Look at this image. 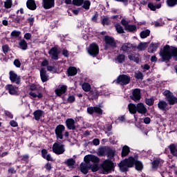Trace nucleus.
<instances>
[{"mask_svg":"<svg viewBox=\"0 0 177 177\" xmlns=\"http://www.w3.org/2000/svg\"><path fill=\"white\" fill-rule=\"evenodd\" d=\"M159 56L160 59H158L156 55H153L151 57V62L156 63H169L172 57H175V60L177 62V47L169 46L166 44L162 49L159 51Z\"/></svg>","mask_w":177,"mask_h":177,"instance_id":"1","label":"nucleus"},{"mask_svg":"<svg viewBox=\"0 0 177 177\" xmlns=\"http://www.w3.org/2000/svg\"><path fill=\"white\" fill-rule=\"evenodd\" d=\"M99 154L100 156H107L108 158H109V160H113V158H114V157H115V150L113 149L110 147H102L100 148L99 150Z\"/></svg>","mask_w":177,"mask_h":177,"instance_id":"2","label":"nucleus"},{"mask_svg":"<svg viewBox=\"0 0 177 177\" xmlns=\"http://www.w3.org/2000/svg\"><path fill=\"white\" fill-rule=\"evenodd\" d=\"M29 89L31 91L29 92V96H31L33 97V99H35V97H38V99H42V97H44V95L39 91L36 84H30Z\"/></svg>","mask_w":177,"mask_h":177,"instance_id":"3","label":"nucleus"},{"mask_svg":"<svg viewBox=\"0 0 177 177\" xmlns=\"http://www.w3.org/2000/svg\"><path fill=\"white\" fill-rule=\"evenodd\" d=\"M105 46L104 49L105 50H109V48H117V42H115V40H114V37H111V36L106 35L104 36Z\"/></svg>","mask_w":177,"mask_h":177,"instance_id":"4","label":"nucleus"},{"mask_svg":"<svg viewBox=\"0 0 177 177\" xmlns=\"http://www.w3.org/2000/svg\"><path fill=\"white\" fill-rule=\"evenodd\" d=\"M88 53L93 57H96L99 55V46L96 43H92L88 48Z\"/></svg>","mask_w":177,"mask_h":177,"instance_id":"5","label":"nucleus"},{"mask_svg":"<svg viewBox=\"0 0 177 177\" xmlns=\"http://www.w3.org/2000/svg\"><path fill=\"white\" fill-rule=\"evenodd\" d=\"M164 95L166 97L167 102H168L170 106H174V104H177V97L174 96V95L171 93L169 91H165L164 92Z\"/></svg>","mask_w":177,"mask_h":177,"instance_id":"6","label":"nucleus"},{"mask_svg":"<svg viewBox=\"0 0 177 177\" xmlns=\"http://www.w3.org/2000/svg\"><path fill=\"white\" fill-rule=\"evenodd\" d=\"M131 82V77L128 75H120L118 78L115 84H120V85H128Z\"/></svg>","mask_w":177,"mask_h":177,"instance_id":"7","label":"nucleus"},{"mask_svg":"<svg viewBox=\"0 0 177 177\" xmlns=\"http://www.w3.org/2000/svg\"><path fill=\"white\" fill-rule=\"evenodd\" d=\"M53 151L58 156L60 154H63V153L66 151V150L64 149V145H61L59 142H55L53 145Z\"/></svg>","mask_w":177,"mask_h":177,"instance_id":"8","label":"nucleus"},{"mask_svg":"<svg viewBox=\"0 0 177 177\" xmlns=\"http://www.w3.org/2000/svg\"><path fill=\"white\" fill-rule=\"evenodd\" d=\"M66 131V127L63 124H58L55 129V133L57 140H62L64 138L63 133Z\"/></svg>","mask_w":177,"mask_h":177,"instance_id":"9","label":"nucleus"},{"mask_svg":"<svg viewBox=\"0 0 177 177\" xmlns=\"http://www.w3.org/2000/svg\"><path fill=\"white\" fill-rule=\"evenodd\" d=\"M87 113L90 114V115H93L94 113L97 114V115H103V109L97 106H88L87 108Z\"/></svg>","mask_w":177,"mask_h":177,"instance_id":"10","label":"nucleus"},{"mask_svg":"<svg viewBox=\"0 0 177 177\" xmlns=\"http://www.w3.org/2000/svg\"><path fill=\"white\" fill-rule=\"evenodd\" d=\"M9 75L10 81H11L12 84H17V85H20V84H21V77L17 75V73H15V71H10L9 72Z\"/></svg>","mask_w":177,"mask_h":177,"instance_id":"11","label":"nucleus"},{"mask_svg":"<svg viewBox=\"0 0 177 177\" xmlns=\"http://www.w3.org/2000/svg\"><path fill=\"white\" fill-rule=\"evenodd\" d=\"M102 168L105 172H110L114 168V162L110 159H106L104 161Z\"/></svg>","mask_w":177,"mask_h":177,"instance_id":"12","label":"nucleus"},{"mask_svg":"<svg viewBox=\"0 0 177 177\" xmlns=\"http://www.w3.org/2000/svg\"><path fill=\"white\" fill-rule=\"evenodd\" d=\"M48 55L53 60H59V55H60V50L57 46L52 47L48 51Z\"/></svg>","mask_w":177,"mask_h":177,"instance_id":"13","label":"nucleus"},{"mask_svg":"<svg viewBox=\"0 0 177 177\" xmlns=\"http://www.w3.org/2000/svg\"><path fill=\"white\" fill-rule=\"evenodd\" d=\"M100 95H102L100 91L96 89H91L90 92L88 93L87 96L89 100H97Z\"/></svg>","mask_w":177,"mask_h":177,"instance_id":"14","label":"nucleus"},{"mask_svg":"<svg viewBox=\"0 0 177 177\" xmlns=\"http://www.w3.org/2000/svg\"><path fill=\"white\" fill-rule=\"evenodd\" d=\"M131 100H133L134 102H139L140 99H142V95H140V88H135L132 94L130 95Z\"/></svg>","mask_w":177,"mask_h":177,"instance_id":"15","label":"nucleus"},{"mask_svg":"<svg viewBox=\"0 0 177 177\" xmlns=\"http://www.w3.org/2000/svg\"><path fill=\"white\" fill-rule=\"evenodd\" d=\"M67 88L68 87L66 85L59 86V87L55 90V93L58 97H62V95L67 93Z\"/></svg>","mask_w":177,"mask_h":177,"instance_id":"16","label":"nucleus"},{"mask_svg":"<svg viewBox=\"0 0 177 177\" xmlns=\"http://www.w3.org/2000/svg\"><path fill=\"white\" fill-rule=\"evenodd\" d=\"M66 127L69 129V131H75L77 127L75 126V120L73 118H68L66 122Z\"/></svg>","mask_w":177,"mask_h":177,"instance_id":"17","label":"nucleus"},{"mask_svg":"<svg viewBox=\"0 0 177 177\" xmlns=\"http://www.w3.org/2000/svg\"><path fill=\"white\" fill-rule=\"evenodd\" d=\"M133 45L131 43H124L122 44L120 50H122L124 53H131L132 52Z\"/></svg>","mask_w":177,"mask_h":177,"instance_id":"18","label":"nucleus"},{"mask_svg":"<svg viewBox=\"0 0 177 177\" xmlns=\"http://www.w3.org/2000/svg\"><path fill=\"white\" fill-rule=\"evenodd\" d=\"M136 158H138V155H135L134 157L129 156L128 158L124 159L126 164H127L129 168H133V167H135Z\"/></svg>","mask_w":177,"mask_h":177,"instance_id":"19","label":"nucleus"},{"mask_svg":"<svg viewBox=\"0 0 177 177\" xmlns=\"http://www.w3.org/2000/svg\"><path fill=\"white\" fill-rule=\"evenodd\" d=\"M136 105H137V113H138V114H142L144 115L147 114V108H146V106H145V104L142 102H139Z\"/></svg>","mask_w":177,"mask_h":177,"instance_id":"20","label":"nucleus"},{"mask_svg":"<svg viewBox=\"0 0 177 177\" xmlns=\"http://www.w3.org/2000/svg\"><path fill=\"white\" fill-rule=\"evenodd\" d=\"M42 6L44 9H52L55 7V0H43Z\"/></svg>","mask_w":177,"mask_h":177,"instance_id":"21","label":"nucleus"},{"mask_svg":"<svg viewBox=\"0 0 177 177\" xmlns=\"http://www.w3.org/2000/svg\"><path fill=\"white\" fill-rule=\"evenodd\" d=\"M6 91H8L10 95H19V91H17V87L13 86L12 84H8L6 86Z\"/></svg>","mask_w":177,"mask_h":177,"instance_id":"22","label":"nucleus"},{"mask_svg":"<svg viewBox=\"0 0 177 177\" xmlns=\"http://www.w3.org/2000/svg\"><path fill=\"white\" fill-rule=\"evenodd\" d=\"M40 77L42 82H48V81H49V75L46 74L45 68L40 69Z\"/></svg>","mask_w":177,"mask_h":177,"instance_id":"23","label":"nucleus"},{"mask_svg":"<svg viewBox=\"0 0 177 177\" xmlns=\"http://www.w3.org/2000/svg\"><path fill=\"white\" fill-rule=\"evenodd\" d=\"M9 21L10 23H15V24H20L21 21H23L24 20V17H21V16L17 15V17H15V15H11L9 17Z\"/></svg>","mask_w":177,"mask_h":177,"instance_id":"24","label":"nucleus"},{"mask_svg":"<svg viewBox=\"0 0 177 177\" xmlns=\"http://www.w3.org/2000/svg\"><path fill=\"white\" fill-rule=\"evenodd\" d=\"M45 114V112L41 109H37L33 112V115L35 121H39L42 118V115Z\"/></svg>","mask_w":177,"mask_h":177,"instance_id":"25","label":"nucleus"},{"mask_svg":"<svg viewBox=\"0 0 177 177\" xmlns=\"http://www.w3.org/2000/svg\"><path fill=\"white\" fill-rule=\"evenodd\" d=\"M26 8H28L29 10H35L37 9V3H35V0H27Z\"/></svg>","mask_w":177,"mask_h":177,"instance_id":"26","label":"nucleus"},{"mask_svg":"<svg viewBox=\"0 0 177 177\" xmlns=\"http://www.w3.org/2000/svg\"><path fill=\"white\" fill-rule=\"evenodd\" d=\"M118 167L122 172H127L129 171V166L125 160H122L119 164Z\"/></svg>","mask_w":177,"mask_h":177,"instance_id":"27","label":"nucleus"},{"mask_svg":"<svg viewBox=\"0 0 177 177\" xmlns=\"http://www.w3.org/2000/svg\"><path fill=\"white\" fill-rule=\"evenodd\" d=\"M89 169H91V166H89L86 163H81L80 165V171L82 174L84 175H86L89 172Z\"/></svg>","mask_w":177,"mask_h":177,"instance_id":"28","label":"nucleus"},{"mask_svg":"<svg viewBox=\"0 0 177 177\" xmlns=\"http://www.w3.org/2000/svg\"><path fill=\"white\" fill-rule=\"evenodd\" d=\"M41 157H43L44 160H46L47 161H53V158H52L50 153H48V150L46 149H43L41 150Z\"/></svg>","mask_w":177,"mask_h":177,"instance_id":"29","label":"nucleus"},{"mask_svg":"<svg viewBox=\"0 0 177 177\" xmlns=\"http://www.w3.org/2000/svg\"><path fill=\"white\" fill-rule=\"evenodd\" d=\"M77 73H78V71L77 70V68H75L74 66H70L67 69L68 77H74V75H77Z\"/></svg>","mask_w":177,"mask_h":177,"instance_id":"30","label":"nucleus"},{"mask_svg":"<svg viewBox=\"0 0 177 177\" xmlns=\"http://www.w3.org/2000/svg\"><path fill=\"white\" fill-rule=\"evenodd\" d=\"M135 168L136 171H143L144 165L143 162L140 160H138V158L136 160V162L134 163Z\"/></svg>","mask_w":177,"mask_h":177,"instance_id":"31","label":"nucleus"},{"mask_svg":"<svg viewBox=\"0 0 177 177\" xmlns=\"http://www.w3.org/2000/svg\"><path fill=\"white\" fill-rule=\"evenodd\" d=\"M162 6L161 3H159L156 5H154L153 3H148V8L150 9V10H152L153 12H156V9H160V8Z\"/></svg>","mask_w":177,"mask_h":177,"instance_id":"32","label":"nucleus"},{"mask_svg":"<svg viewBox=\"0 0 177 177\" xmlns=\"http://www.w3.org/2000/svg\"><path fill=\"white\" fill-rule=\"evenodd\" d=\"M167 106H168V104H167V102L164 100L160 101L158 103V107L160 110H162V111H167Z\"/></svg>","mask_w":177,"mask_h":177,"instance_id":"33","label":"nucleus"},{"mask_svg":"<svg viewBox=\"0 0 177 177\" xmlns=\"http://www.w3.org/2000/svg\"><path fill=\"white\" fill-rule=\"evenodd\" d=\"M169 149L170 150V153H171V156H173L174 157L177 158V147H176V145H175V144H171L169 146Z\"/></svg>","mask_w":177,"mask_h":177,"instance_id":"34","label":"nucleus"},{"mask_svg":"<svg viewBox=\"0 0 177 177\" xmlns=\"http://www.w3.org/2000/svg\"><path fill=\"white\" fill-rule=\"evenodd\" d=\"M128 109H129L130 114H136L137 105L135 104L130 103L128 105Z\"/></svg>","mask_w":177,"mask_h":177,"instance_id":"35","label":"nucleus"},{"mask_svg":"<svg viewBox=\"0 0 177 177\" xmlns=\"http://www.w3.org/2000/svg\"><path fill=\"white\" fill-rule=\"evenodd\" d=\"M19 46L22 50H27L28 48V44H27V41L24 40V39H21L19 42Z\"/></svg>","mask_w":177,"mask_h":177,"instance_id":"36","label":"nucleus"},{"mask_svg":"<svg viewBox=\"0 0 177 177\" xmlns=\"http://www.w3.org/2000/svg\"><path fill=\"white\" fill-rule=\"evenodd\" d=\"M160 162L161 158H157L153 159V161L151 162L152 169H158Z\"/></svg>","mask_w":177,"mask_h":177,"instance_id":"37","label":"nucleus"},{"mask_svg":"<svg viewBox=\"0 0 177 177\" xmlns=\"http://www.w3.org/2000/svg\"><path fill=\"white\" fill-rule=\"evenodd\" d=\"M129 153H131V149H129V147L124 145L122 149V157H127V156H128Z\"/></svg>","mask_w":177,"mask_h":177,"instance_id":"38","label":"nucleus"},{"mask_svg":"<svg viewBox=\"0 0 177 177\" xmlns=\"http://www.w3.org/2000/svg\"><path fill=\"white\" fill-rule=\"evenodd\" d=\"M19 158L22 161V162H24L25 164H28L30 161V156L28 154L19 156Z\"/></svg>","mask_w":177,"mask_h":177,"instance_id":"39","label":"nucleus"},{"mask_svg":"<svg viewBox=\"0 0 177 177\" xmlns=\"http://www.w3.org/2000/svg\"><path fill=\"white\" fill-rule=\"evenodd\" d=\"M126 31H128L129 32H135L136 31V25H132L129 24L126 26V28H124Z\"/></svg>","mask_w":177,"mask_h":177,"instance_id":"40","label":"nucleus"},{"mask_svg":"<svg viewBox=\"0 0 177 177\" xmlns=\"http://www.w3.org/2000/svg\"><path fill=\"white\" fill-rule=\"evenodd\" d=\"M82 8L83 9H85V10H89V9H91V1L83 0Z\"/></svg>","mask_w":177,"mask_h":177,"instance_id":"41","label":"nucleus"},{"mask_svg":"<svg viewBox=\"0 0 177 177\" xmlns=\"http://www.w3.org/2000/svg\"><path fill=\"white\" fill-rule=\"evenodd\" d=\"M140 38H142V39L147 38V37L150 36V30L147 29L145 30H142V32H140Z\"/></svg>","mask_w":177,"mask_h":177,"instance_id":"42","label":"nucleus"},{"mask_svg":"<svg viewBox=\"0 0 177 177\" xmlns=\"http://www.w3.org/2000/svg\"><path fill=\"white\" fill-rule=\"evenodd\" d=\"M158 46H160V43H151L150 44L151 53H154V52H156L157 49H158Z\"/></svg>","mask_w":177,"mask_h":177,"instance_id":"43","label":"nucleus"},{"mask_svg":"<svg viewBox=\"0 0 177 177\" xmlns=\"http://www.w3.org/2000/svg\"><path fill=\"white\" fill-rule=\"evenodd\" d=\"M82 88L84 92H91V89H92V87L89 83H84L82 86Z\"/></svg>","mask_w":177,"mask_h":177,"instance_id":"44","label":"nucleus"},{"mask_svg":"<svg viewBox=\"0 0 177 177\" xmlns=\"http://www.w3.org/2000/svg\"><path fill=\"white\" fill-rule=\"evenodd\" d=\"M166 3L169 8H174L177 5V0H167Z\"/></svg>","mask_w":177,"mask_h":177,"instance_id":"45","label":"nucleus"},{"mask_svg":"<svg viewBox=\"0 0 177 177\" xmlns=\"http://www.w3.org/2000/svg\"><path fill=\"white\" fill-rule=\"evenodd\" d=\"M128 59L131 60L132 62H134V63H136L137 64H139V57H136L133 54H130L128 55Z\"/></svg>","mask_w":177,"mask_h":177,"instance_id":"46","label":"nucleus"},{"mask_svg":"<svg viewBox=\"0 0 177 177\" xmlns=\"http://www.w3.org/2000/svg\"><path fill=\"white\" fill-rule=\"evenodd\" d=\"M116 60L120 63V64H122L124 62H125V55L124 54H119L117 56Z\"/></svg>","mask_w":177,"mask_h":177,"instance_id":"47","label":"nucleus"},{"mask_svg":"<svg viewBox=\"0 0 177 177\" xmlns=\"http://www.w3.org/2000/svg\"><path fill=\"white\" fill-rule=\"evenodd\" d=\"M65 164L68 167H73V165H75V160H74V158H68L66 160Z\"/></svg>","mask_w":177,"mask_h":177,"instance_id":"48","label":"nucleus"},{"mask_svg":"<svg viewBox=\"0 0 177 177\" xmlns=\"http://www.w3.org/2000/svg\"><path fill=\"white\" fill-rule=\"evenodd\" d=\"M147 48V43H140L137 46L138 50H145Z\"/></svg>","mask_w":177,"mask_h":177,"instance_id":"49","label":"nucleus"},{"mask_svg":"<svg viewBox=\"0 0 177 177\" xmlns=\"http://www.w3.org/2000/svg\"><path fill=\"white\" fill-rule=\"evenodd\" d=\"M115 28H116V31L118 34H124L125 32L124 31V28H122V26H121V25L118 24L116 26H115Z\"/></svg>","mask_w":177,"mask_h":177,"instance_id":"50","label":"nucleus"},{"mask_svg":"<svg viewBox=\"0 0 177 177\" xmlns=\"http://www.w3.org/2000/svg\"><path fill=\"white\" fill-rule=\"evenodd\" d=\"M12 5H13V1L12 0H6L4 3V8H6V9H10Z\"/></svg>","mask_w":177,"mask_h":177,"instance_id":"51","label":"nucleus"},{"mask_svg":"<svg viewBox=\"0 0 177 177\" xmlns=\"http://www.w3.org/2000/svg\"><path fill=\"white\" fill-rule=\"evenodd\" d=\"M26 21L27 23H28V24L30 26V27H32L34 26V23L35 22V17L31 15V17L28 18Z\"/></svg>","mask_w":177,"mask_h":177,"instance_id":"52","label":"nucleus"},{"mask_svg":"<svg viewBox=\"0 0 177 177\" xmlns=\"http://www.w3.org/2000/svg\"><path fill=\"white\" fill-rule=\"evenodd\" d=\"M72 3L75 6H82L84 4V0H73Z\"/></svg>","mask_w":177,"mask_h":177,"instance_id":"53","label":"nucleus"},{"mask_svg":"<svg viewBox=\"0 0 177 177\" xmlns=\"http://www.w3.org/2000/svg\"><path fill=\"white\" fill-rule=\"evenodd\" d=\"M145 104L147 106H153V104H154V98H145Z\"/></svg>","mask_w":177,"mask_h":177,"instance_id":"54","label":"nucleus"},{"mask_svg":"<svg viewBox=\"0 0 177 177\" xmlns=\"http://www.w3.org/2000/svg\"><path fill=\"white\" fill-rule=\"evenodd\" d=\"M90 158H91V162H94V164H97V162H99L100 161V159L99 158V157H97L95 155L91 154Z\"/></svg>","mask_w":177,"mask_h":177,"instance_id":"55","label":"nucleus"},{"mask_svg":"<svg viewBox=\"0 0 177 177\" xmlns=\"http://www.w3.org/2000/svg\"><path fill=\"white\" fill-rule=\"evenodd\" d=\"M135 79L136 80H143V73L140 71H138L137 73H135Z\"/></svg>","mask_w":177,"mask_h":177,"instance_id":"56","label":"nucleus"},{"mask_svg":"<svg viewBox=\"0 0 177 177\" xmlns=\"http://www.w3.org/2000/svg\"><path fill=\"white\" fill-rule=\"evenodd\" d=\"M2 50L5 55H7L9 50H10L9 48V45L5 44L2 46Z\"/></svg>","mask_w":177,"mask_h":177,"instance_id":"57","label":"nucleus"},{"mask_svg":"<svg viewBox=\"0 0 177 177\" xmlns=\"http://www.w3.org/2000/svg\"><path fill=\"white\" fill-rule=\"evenodd\" d=\"M20 34H21V32L17 31V30H13L10 35L12 37L17 38V37H20Z\"/></svg>","mask_w":177,"mask_h":177,"instance_id":"58","label":"nucleus"},{"mask_svg":"<svg viewBox=\"0 0 177 177\" xmlns=\"http://www.w3.org/2000/svg\"><path fill=\"white\" fill-rule=\"evenodd\" d=\"M102 24L103 26H109L110 24V19L109 17H104L102 20Z\"/></svg>","mask_w":177,"mask_h":177,"instance_id":"59","label":"nucleus"},{"mask_svg":"<svg viewBox=\"0 0 177 177\" xmlns=\"http://www.w3.org/2000/svg\"><path fill=\"white\" fill-rule=\"evenodd\" d=\"M14 65L17 68H20V67L21 66V62H20V60L19 59H16L14 60Z\"/></svg>","mask_w":177,"mask_h":177,"instance_id":"60","label":"nucleus"},{"mask_svg":"<svg viewBox=\"0 0 177 177\" xmlns=\"http://www.w3.org/2000/svg\"><path fill=\"white\" fill-rule=\"evenodd\" d=\"M67 100H68V103H74V102H75V96L69 95Z\"/></svg>","mask_w":177,"mask_h":177,"instance_id":"61","label":"nucleus"},{"mask_svg":"<svg viewBox=\"0 0 177 177\" xmlns=\"http://www.w3.org/2000/svg\"><path fill=\"white\" fill-rule=\"evenodd\" d=\"M62 55L64 56V57H69L70 56V53L66 49H63L62 50Z\"/></svg>","mask_w":177,"mask_h":177,"instance_id":"62","label":"nucleus"},{"mask_svg":"<svg viewBox=\"0 0 177 177\" xmlns=\"http://www.w3.org/2000/svg\"><path fill=\"white\" fill-rule=\"evenodd\" d=\"M91 154L86 155L84 156V161H85L86 164H89V162H91Z\"/></svg>","mask_w":177,"mask_h":177,"instance_id":"63","label":"nucleus"},{"mask_svg":"<svg viewBox=\"0 0 177 177\" xmlns=\"http://www.w3.org/2000/svg\"><path fill=\"white\" fill-rule=\"evenodd\" d=\"M44 168H46V169L47 171H50V169H52V168H53L52 163L47 162V164L45 165Z\"/></svg>","mask_w":177,"mask_h":177,"instance_id":"64","label":"nucleus"}]
</instances>
